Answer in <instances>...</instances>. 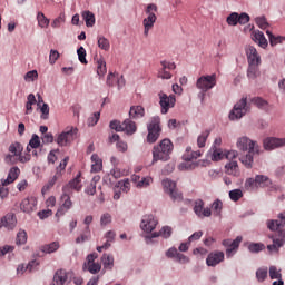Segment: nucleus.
<instances>
[{"instance_id": "1", "label": "nucleus", "mask_w": 285, "mask_h": 285, "mask_svg": "<svg viewBox=\"0 0 285 285\" xmlns=\"http://www.w3.org/2000/svg\"><path fill=\"white\" fill-rule=\"evenodd\" d=\"M9 154L4 156V164L8 166H14L17 164H28L32 159V147L30 145L27 146L26 153L23 154V145L19 141H14L9 145Z\"/></svg>"}, {"instance_id": "2", "label": "nucleus", "mask_w": 285, "mask_h": 285, "mask_svg": "<svg viewBox=\"0 0 285 285\" xmlns=\"http://www.w3.org/2000/svg\"><path fill=\"white\" fill-rule=\"evenodd\" d=\"M173 148V141H170V139H163L159 145L153 148V164H157V161H168Z\"/></svg>"}, {"instance_id": "3", "label": "nucleus", "mask_w": 285, "mask_h": 285, "mask_svg": "<svg viewBox=\"0 0 285 285\" xmlns=\"http://www.w3.org/2000/svg\"><path fill=\"white\" fill-rule=\"evenodd\" d=\"M216 86L217 73L200 76L196 81V88L200 90L198 97H202V99L204 100L206 92H208V90H213V88H215Z\"/></svg>"}, {"instance_id": "4", "label": "nucleus", "mask_w": 285, "mask_h": 285, "mask_svg": "<svg viewBox=\"0 0 285 285\" xmlns=\"http://www.w3.org/2000/svg\"><path fill=\"white\" fill-rule=\"evenodd\" d=\"M250 110V106H248V99L246 97L240 98L229 111V120L230 121H239L242 117Z\"/></svg>"}, {"instance_id": "5", "label": "nucleus", "mask_w": 285, "mask_h": 285, "mask_svg": "<svg viewBox=\"0 0 285 285\" xmlns=\"http://www.w3.org/2000/svg\"><path fill=\"white\" fill-rule=\"evenodd\" d=\"M161 119L159 116H154L150 118L149 124L147 125V144H155L157 139H159V135H161Z\"/></svg>"}, {"instance_id": "6", "label": "nucleus", "mask_w": 285, "mask_h": 285, "mask_svg": "<svg viewBox=\"0 0 285 285\" xmlns=\"http://www.w3.org/2000/svg\"><path fill=\"white\" fill-rule=\"evenodd\" d=\"M77 137H79V129L75 126H69L58 135L56 142L61 147L70 146Z\"/></svg>"}, {"instance_id": "7", "label": "nucleus", "mask_w": 285, "mask_h": 285, "mask_svg": "<svg viewBox=\"0 0 285 285\" xmlns=\"http://www.w3.org/2000/svg\"><path fill=\"white\" fill-rule=\"evenodd\" d=\"M145 12L148 16L142 20L144 36L148 37V35L150 33V30L155 28V23L157 22V14H155V12H157V4L155 3L148 4Z\"/></svg>"}, {"instance_id": "8", "label": "nucleus", "mask_w": 285, "mask_h": 285, "mask_svg": "<svg viewBox=\"0 0 285 285\" xmlns=\"http://www.w3.org/2000/svg\"><path fill=\"white\" fill-rule=\"evenodd\" d=\"M236 146L243 153H259V145L246 136L238 138Z\"/></svg>"}, {"instance_id": "9", "label": "nucleus", "mask_w": 285, "mask_h": 285, "mask_svg": "<svg viewBox=\"0 0 285 285\" xmlns=\"http://www.w3.org/2000/svg\"><path fill=\"white\" fill-rule=\"evenodd\" d=\"M161 184H163L164 193H166V195H169L173 202H179V199H181V193L177 190V184L175 181L166 178L163 180Z\"/></svg>"}, {"instance_id": "10", "label": "nucleus", "mask_w": 285, "mask_h": 285, "mask_svg": "<svg viewBox=\"0 0 285 285\" xmlns=\"http://www.w3.org/2000/svg\"><path fill=\"white\" fill-rule=\"evenodd\" d=\"M157 237H163V239H170L173 237V227L165 225L160 228L159 232H154L145 236L146 244H153V239Z\"/></svg>"}, {"instance_id": "11", "label": "nucleus", "mask_w": 285, "mask_h": 285, "mask_svg": "<svg viewBox=\"0 0 285 285\" xmlns=\"http://www.w3.org/2000/svg\"><path fill=\"white\" fill-rule=\"evenodd\" d=\"M159 99L161 115H167L170 108H175V104L177 101L175 95L168 96L166 94H159Z\"/></svg>"}, {"instance_id": "12", "label": "nucleus", "mask_w": 285, "mask_h": 285, "mask_svg": "<svg viewBox=\"0 0 285 285\" xmlns=\"http://www.w3.org/2000/svg\"><path fill=\"white\" fill-rule=\"evenodd\" d=\"M72 208V199L70 198V194L62 191L60 196V207L56 213V217H63L68 210Z\"/></svg>"}, {"instance_id": "13", "label": "nucleus", "mask_w": 285, "mask_h": 285, "mask_svg": "<svg viewBox=\"0 0 285 285\" xmlns=\"http://www.w3.org/2000/svg\"><path fill=\"white\" fill-rule=\"evenodd\" d=\"M157 224H159V220L154 215H145L141 218L140 228L144 230V233H153L157 228Z\"/></svg>"}, {"instance_id": "14", "label": "nucleus", "mask_w": 285, "mask_h": 285, "mask_svg": "<svg viewBox=\"0 0 285 285\" xmlns=\"http://www.w3.org/2000/svg\"><path fill=\"white\" fill-rule=\"evenodd\" d=\"M161 68L158 70L159 79H173V73L169 70H175L177 66L175 62L163 60L160 61Z\"/></svg>"}, {"instance_id": "15", "label": "nucleus", "mask_w": 285, "mask_h": 285, "mask_svg": "<svg viewBox=\"0 0 285 285\" xmlns=\"http://www.w3.org/2000/svg\"><path fill=\"white\" fill-rule=\"evenodd\" d=\"M194 213L199 219H204V217H210L213 215V210L209 207L204 208V200L197 199L194 203Z\"/></svg>"}, {"instance_id": "16", "label": "nucleus", "mask_w": 285, "mask_h": 285, "mask_svg": "<svg viewBox=\"0 0 285 285\" xmlns=\"http://www.w3.org/2000/svg\"><path fill=\"white\" fill-rule=\"evenodd\" d=\"M265 150H275L285 146V138L268 137L263 140Z\"/></svg>"}, {"instance_id": "17", "label": "nucleus", "mask_w": 285, "mask_h": 285, "mask_svg": "<svg viewBox=\"0 0 285 285\" xmlns=\"http://www.w3.org/2000/svg\"><path fill=\"white\" fill-rule=\"evenodd\" d=\"M224 259H225L224 252L215 250L208 254L206 258V264L207 266H212L214 268L215 266L222 264Z\"/></svg>"}, {"instance_id": "18", "label": "nucleus", "mask_w": 285, "mask_h": 285, "mask_svg": "<svg viewBox=\"0 0 285 285\" xmlns=\"http://www.w3.org/2000/svg\"><path fill=\"white\" fill-rule=\"evenodd\" d=\"M247 55V63L248 65H261L262 66V57L257 52V49L253 46L246 48Z\"/></svg>"}, {"instance_id": "19", "label": "nucleus", "mask_w": 285, "mask_h": 285, "mask_svg": "<svg viewBox=\"0 0 285 285\" xmlns=\"http://www.w3.org/2000/svg\"><path fill=\"white\" fill-rule=\"evenodd\" d=\"M17 227V217L14 214H7L0 219V228H7V230H14Z\"/></svg>"}, {"instance_id": "20", "label": "nucleus", "mask_w": 285, "mask_h": 285, "mask_svg": "<svg viewBox=\"0 0 285 285\" xmlns=\"http://www.w3.org/2000/svg\"><path fill=\"white\" fill-rule=\"evenodd\" d=\"M20 208L23 213H35V210H37V197L30 196L24 198Z\"/></svg>"}, {"instance_id": "21", "label": "nucleus", "mask_w": 285, "mask_h": 285, "mask_svg": "<svg viewBox=\"0 0 285 285\" xmlns=\"http://www.w3.org/2000/svg\"><path fill=\"white\" fill-rule=\"evenodd\" d=\"M81 187V174H78L72 180L69 181V184L62 187V193H67L69 195L70 190H76L79 193Z\"/></svg>"}, {"instance_id": "22", "label": "nucleus", "mask_w": 285, "mask_h": 285, "mask_svg": "<svg viewBox=\"0 0 285 285\" xmlns=\"http://www.w3.org/2000/svg\"><path fill=\"white\" fill-rule=\"evenodd\" d=\"M19 175H21V169H19L17 166H13L9 169L7 179H2L3 186H10V184H14L17 179H19Z\"/></svg>"}, {"instance_id": "23", "label": "nucleus", "mask_w": 285, "mask_h": 285, "mask_svg": "<svg viewBox=\"0 0 285 285\" xmlns=\"http://www.w3.org/2000/svg\"><path fill=\"white\" fill-rule=\"evenodd\" d=\"M252 39L259 46V48H268V40H266V36H264V32L259 30H254L252 32Z\"/></svg>"}, {"instance_id": "24", "label": "nucleus", "mask_w": 285, "mask_h": 285, "mask_svg": "<svg viewBox=\"0 0 285 285\" xmlns=\"http://www.w3.org/2000/svg\"><path fill=\"white\" fill-rule=\"evenodd\" d=\"M242 236H237L234 240L232 246L226 248V257L230 259V257H235L237 250H239V245L242 244Z\"/></svg>"}, {"instance_id": "25", "label": "nucleus", "mask_w": 285, "mask_h": 285, "mask_svg": "<svg viewBox=\"0 0 285 285\" xmlns=\"http://www.w3.org/2000/svg\"><path fill=\"white\" fill-rule=\"evenodd\" d=\"M122 132H126V135H135L137 132V124L131 119H125L122 122Z\"/></svg>"}, {"instance_id": "26", "label": "nucleus", "mask_w": 285, "mask_h": 285, "mask_svg": "<svg viewBox=\"0 0 285 285\" xmlns=\"http://www.w3.org/2000/svg\"><path fill=\"white\" fill-rule=\"evenodd\" d=\"M256 188H268L273 184L271 178L266 175H256L255 176Z\"/></svg>"}, {"instance_id": "27", "label": "nucleus", "mask_w": 285, "mask_h": 285, "mask_svg": "<svg viewBox=\"0 0 285 285\" xmlns=\"http://www.w3.org/2000/svg\"><path fill=\"white\" fill-rule=\"evenodd\" d=\"M101 263L106 271H112L115 268V256L112 254H104L101 256Z\"/></svg>"}, {"instance_id": "28", "label": "nucleus", "mask_w": 285, "mask_h": 285, "mask_svg": "<svg viewBox=\"0 0 285 285\" xmlns=\"http://www.w3.org/2000/svg\"><path fill=\"white\" fill-rule=\"evenodd\" d=\"M146 115V109L142 106H132L129 110L130 119H141Z\"/></svg>"}, {"instance_id": "29", "label": "nucleus", "mask_w": 285, "mask_h": 285, "mask_svg": "<svg viewBox=\"0 0 285 285\" xmlns=\"http://www.w3.org/2000/svg\"><path fill=\"white\" fill-rule=\"evenodd\" d=\"M225 170L227 175H233L237 177L239 175V165H237V160H230L225 165Z\"/></svg>"}, {"instance_id": "30", "label": "nucleus", "mask_w": 285, "mask_h": 285, "mask_svg": "<svg viewBox=\"0 0 285 285\" xmlns=\"http://www.w3.org/2000/svg\"><path fill=\"white\" fill-rule=\"evenodd\" d=\"M224 208V203L220 199H216L210 205V210L214 217H222V210Z\"/></svg>"}, {"instance_id": "31", "label": "nucleus", "mask_w": 285, "mask_h": 285, "mask_svg": "<svg viewBox=\"0 0 285 285\" xmlns=\"http://www.w3.org/2000/svg\"><path fill=\"white\" fill-rule=\"evenodd\" d=\"M53 282H56L57 285L66 284L68 282V273L63 269L57 271L53 276Z\"/></svg>"}, {"instance_id": "32", "label": "nucleus", "mask_w": 285, "mask_h": 285, "mask_svg": "<svg viewBox=\"0 0 285 285\" xmlns=\"http://www.w3.org/2000/svg\"><path fill=\"white\" fill-rule=\"evenodd\" d=\"M59 242L55 240L50 244L43 245L41 247L42 253H47V255H51V253H57L58 248H60Z\"/></svg>"}, {"instance_id": "33", "label": "nucleus", "mask_w": 285, "mask_h": 285, "mask_svg": "<svg viewBox=\"0 0 285 285\" xmlns=\"http://www.w3.org/2000/svg\"><path fill=\"white\" fill-rule=\"evenodd\" d=\"M266 35L269 39V43L272 47H275L278 43H284L285 41V38L283 36H275L271 30H266Z\"/></svg>"}, {"instance_id": "34", "label": "nucleus", "mask_w": 285, "mask_h": 285, "mask_svg": "<svg viewBox=\"0 0 285 285\" xmlns=\"http://www.w3.org/2000/svg\"><path fill=\"white\" fill-rule=\"evenodd\" d=\"M253 155H259V153L248 151V154L240 157V161L246 168H253V161H254Z\"/></svg>"}, {"instance_id": "35", "label": "nucleus", "mask_w": 285, "mask_h": 285, "mask_svg": "<svg viewBox=\"0 0 285 285\" xmlns=\"http://www.w3.org/2000/svg\"><path fill=\"white\" fill-rule=\"evenodd\" d=\"M199 167L198 161H190V160H185L184 163H180L178 165V170H195V168Z\"/></svg>"}, {"instance_id": "36", "label": "nucleus", "mask_w": 285, "mask_h": 285, "mask_svg": "<svg viewBox=\"0 0 285 285\" xmlns=\"http://www.w3.org/2000/svg\"><path fill=\"white\" fill-rule=\"evenodd\" d=\"M97 43L100 50H105V52H108V50H110V40H108V38L104 36H98Z\"/></svg>"}, {"instance_id": "37", "label": "nucleus", "mask_w": 285, "mask_h": 285, "mask_svg": "<svg viewBox=\"0 0 285 285\" xmlns=\"http://www.w3.org/2000/svg\"><path fill=\"white\" fill-rule=\"evenodd\" d=\"M268 277V267L266 266H263V267H259L257 271H256V279L257 282H259L261 284L263 282H266Z\"/></svg>"}, {"instance_id": "38", "label": "nucleus", "mask_w": 285, "mask_h": 285, "mask_svg": "<svg viewBox=\"0 0 285 285\" xmlns=\"http://www.w3.org/2000/svg\"><path fill=\"white\" fill-rule=\"evenodd\" d=\"M82 19L86 22L87 28H92V26H95V13L91 11H83Z\"/></svg>"}, {"instance_id": "39", "label": "nucleus", "mask_w": 285, "mask_h": 285, "mask_svg": "<svg viewBox=\"0 0 285 285\" xmlns=\"http://www.w3.org/2000/svg\"><path fill=\"white\" fill-rule=\"evenodd\" d=\"M210 137V129L203 131L197 138V146L198 148H204L206 146V141Z\"/></svg>"}, {"instance_id": "40", "label": "nucleus", "mask_w": 285, "mask_h": 285, "mask_svg": "<svg viewBox=\"0 0 285 285\" xmlns=\"http://www.w3.org/2000/svg\"><path fill=\"white\" fill-rule=\"evenodd\" d=\"M83 271H88L91 275H97L101 271V264L99 263H89L83 265Z\"/></svg>"}, {"instance_id": "41", "label": "nucleus", "mask_w": 285, "mask_h": 285, "mask_svg": "<svg viewBox=\"0 0 285 285\" xmlns=\"http://www.w3.org/2000/svg\"><path fill=\"white\" fill-rule=\"evenodd\" d=\"M259 66L261 65H248V69H247L248 79H257L259 75Z\"/></svg>"}, {"instance_id": "42", "label": "nucleus", "mask_w": 285, "mask_h": 285, "mask_svg": "<svg viewBox=\"0 0 285 285\" xmlns=\"http://www.w3.org/2000/svg\"><path fill=\"white\" fill-rule=\"evenodd\" d=\"M118 190H121V193H129L130 191V179L126 178L124 180H119L116 186Z\"/></svg>"}, {"instance_id": "43", "label": "nucleus", "mask_w": 285, "mask_h": 285, "mask_svg": "<svg viewBox=\"0 0 285 285\" xmlns=\"http://www.w3.org/2000/svg\"><path fill=\"white\" fill-rule=\"evenodd\" d=\"M254 106H257L261 110H267L268 109V101L264 100L263 98L255 97L250 100Z\"/></svg>"}, {"instance_id": "44", "label": "nucleus", "mask_w": 285, "mask_h": 285, "mask_svg": "<svg viewBox=\"0 0 285 285\" xmlns=\"http://www.w3.org/2000/svg\"><path fill=\"white\" fill-rule=\"evenodd\" d=\"M28 242V233L26 230L20 229L17 234L16 244L17 246H23Z\"/></svg>"}, {"instance_id": "45", "label": "nucleus", "mask_w": 285, "mask_h": 285, "mask_svg": "<svg viewBox=\"0 0 285 285\" xmlns=\"http://www.w3.org/2000/svg\"><path fill=\"white\" fill-rule=\"evenodd\" d=\"M37 21L41 28H48L50 26V19H48L43 12H38Z\"/></svg>"}, {"instance_id": "46", "label": "nucleus", "mask_w": 285, "mask_h": 285, "mask_svg": "<svg viewBox=\"0 0 285 285\" xmlns=\"http://www.w3.org/2000/svg\"><path fill=\"white\" fill-rule=\"evenodd\" d=\"M212 161H222V159L226 156L224 151L219 148H212Z\"/></svg>"}, {"instance_id": "47", "label": "nucleus", "mask_w": 285, "mask_h": 285, "mask_svg": "<svg viewBox=\"0 0 285 285\" xmlns=\"http://www.w3.org/2000/svg\"><path fill=\"white\" fill-rule=\"evenodd\" d=\"M269 278L271 279H282V269H277V266H269Z\"/></svg>"}, {"instance_id": "48", "label": "nucleus", "mask_w": 285, "mask_h": 285, "mask_svg": "<svg viewBox=\"0 0 285 285\" xmlns=\"http://www.w3.org/2000/svg\"><path fill=\"white\" fill-rule=\"evenodd\" d=\"M202 157V150L191 151L190 154H184V161H193V159H199Z\"/></svg>"}, {"instance_id": "49", "label": "nucleus", "mask_w": 285, "mask_h": 285, "mask_svg": "<svg viewBox=\"0 0 285 285\" xmlns=\"http://www.w3.org/2000/svg\"><path fill=\"white\" fill-rule=\"evenodd\" d=\"M98 67H97V75L99 77H104L106 75V72H108L107 68H106V61L104 59H99L97 61Z\"/></svg>"}, {"instance_id": "50", "label": "nucleus", "mask_w": 285, "mask_h": 285, "mask_svg": "<svg viewBox=\"0 0 285 285\" xmlns=\"http://www.w3.org/2000/svg\"><path fill=\"white\" fill-rule=\"evenodd\" d=\"M68 161H70V157H65L63 160L59 164V166L56 168V175L60 176L66 170V167L68 166Z\"/></svg>"}, {"instance_id": "51", "label": "nucleus", "mask_w": 285, "mask_h": 285, "mask_svg": "<svg viewBox=\"0 0 285 285\" xmlns=\"http://www.w3.org/2000/svg\"><path fill=\"white\" fill-rule=\"evenodd\" d=\"M265 246L262 243H250L248 245L249 253H262L264 250Z\"/></svg>"}, {"instance_id": "52", "label": "nucleus", "mask_w": 285, "mask_h": 285, "mask_svg": "<svg viewBox=\"0 0 285 285\" xmlns=\"http://www.w3.org/2000/svg\"><path fill=\"white\" fill-rule=\"evenodd\" d=\"M242 197H244L242 189H234L229 191V198L232 202H239Z\"/></svg>"}, {"instance_id": "53", "label": "nucleus", "mask_w": 285, "mask_h": 285, "mask_svg": "<svg viewBox=\"0 0 285 285\" xmlns=\"http://www.w3.org/2000/svg\"><path fill=\"white\" fill-rule=\"evenodd\" d=\"M109 128L116 130V132H124V122L121 124L119 120H112L109 124Z\"/></svg>"}, {"instance_id": "54", "label": "nucleus", "mask_w": 285, "mask_h": 285, "mask_svg": "<svg viewBox=\"0 0 285 285\" xmlns=\"http://www.w3.org/2000/svg\"><path fill=\"white\" fill-rule=\"evenodd\" d=\"M29 146L32 149H37L39 148V146H41V139L39 138V135L33 134L31 139L29 140Z\"/></svg>"}, {"instance_id": "55", "label": "nucleus", "mask_w": 285, "mask_h": 285, "mask_svg": "<svg viewBox=\"0 0 285 285\" xmlns=\"http://www.w3.org/2000/svg\"><path fill=\"white\" fill-rule=\"evenodd\" d=\"M60 53L57 49H51L49 52V63L50 66H55L57 63V60L59 59Z\"/></svg>"}, {"instance_id": "56", "label": "nucleus", "mask_w": 285, "mask_h": 285, "mask_svg": "<svg viewBox=\"0 0 285 285\" xmlns=\"http://www.w3.org/2000/svg\"><path fill=\"white\" fill-rule=\"evenodd\" d=\"M256 24L258 26V28H261V30H266L268 28V21L266 20V17L262 16V17H257L255 19Z\"/></svg>"}, {"instance_id": "57", "label": "nucleus", "mask_w": 285, "mask_h": 285, "mask_svg": "<svg viewBox=\"0 0 285 285\" xmlns=\"http://www.w3.org/2000/svg\"><path fill=\"white\" fill-rule=\"evenodd\" d=\"M228 26H237L239 23V13L233 12L227 17Z\"/></svg>"}, {"instance_id": "58", "label": "nucleus", "mask_w": 285, "mask_h": 285, "mask_svg": "<svg viewBox=\"0 0 285 285\" xmlns=\"http://www.w3.org/2000/svg\"><path fill=\"white\" fill-rule=\"evenodd\" d=\"M41 116V119H48L50 117V106L48 104H42V106L39 107Z\"/></svg>"}, {"instance_id": "59", "label": "nucleus", "mask_w": 285, "mask_h": 285, "mask_svg": "<svg viewBox=\"0 0 285 285\" xmlns=\"http://www.w3.org/2000/svg\"><path fill=\"white\" fill-rule=\"evenodd\" d=\"M153 184V178L151 177H142L140 178V181L137 184V188H148Z\"/></svg>"}, {"instance_id": "60", "label": "nucleus", "mask_w": 285, "mask_h": 285, "mask_svg": "<svg viewBox=\"0 0 285 285\" xmlns=\"http://www.w3.org/2000/svg\"><path fill=\"white\" fill-rule=\"evenodd\" d=\"M108 224H112V215L105 213L100 217V226H108Z\"/></svg>"}, {"instance_id": "61", "label": "nucleus", "mask_w": 285, "mask_h": 285, "mask_svg": "<svg viewBox=\"0 0 285 285\" xmlns=\"http://www.w3.org/2000/svg\"><path fill=\"white\" fill-rule=\"evenodd\" d=\"M77 55L80 63H88V60L86 59V48L80 47L77 49Z\"/></svg>"}, {"instance_id": "62", "label": "nucleus", "mask_w": 285, "mask_h": 285, "mask_svg": "<svg viewBox=\"0 0 285 285\" xmlns=\"http://www.w3.org/2000/svg\"><path fill=\"white\" fill-rule=\"evenodd\" d=\"M26 268L29 273H35L39 268V263L37 259L30 261L27 265Z\"/></svg>"}, {"instance_id": "63", "label": "nucleus", "mask_w": 285, "mask_h": 285, "mask_svg": "<svg viewBox=\"0 0 285 285\" xmlns=\"http://www.w3.org/2000/svg\"><path fill=\"white\" fill-rule=\"evenodd\" d=\"M178 262V264H189L190 263V258H188V256L181 254L178 252V254H176V257L174 258Z\"/></svg>"}, {"instance_id": "64", "label": "nucleus", "mask_w": 285, "mask_h": 285, "mask_svg": "<svg viewBox=\"0 0 285 285\" xmlns=\"http://www.w3.org/2000/svg\"><path fill=\"white\" fill-rule=\"evenodd\" d=\"M37 77H39V73L37 72V70L28 71L24 75V81H35V79H37Z\"/></svg>"}]
</instances>
